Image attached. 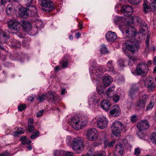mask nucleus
Wrapping results in <instances>:
<instances>
[{"mask_svg":"<svg viewBox=\"0 0 156 156\" xmlns=\"http://www.w3.org/2000/svg\"><path fill=\"white\" fill-rule=\"evenodd\" d=\"M116 25H119V28L122 33H125L126 37L133 38L136 36L137 31L133 27L134 20H115Z\"/></svg>","mask_w":156,"mask_h":156,"instance_id":"obj_1","label":"nucleus"},{"mask_svg":"<svg viewBox=\"0 0 156 156\" xmlns=\"http://www.w3.org/2000/svg\"><path fill=\"white\" fill-rule=\"evenodd\" d=\"M19 10V16L25 19L26 18L28 15L31 16H35L37 12V9L33 5H29L26 8H20Z\"/></svg>","mask_w":156,"mask_h":156,"instance_id":"obj_2","label":"nucleus"},{"mask_svg":"<svg viewBox=\"0 0 156 156\" xmlns=\"http://www.w3.org/2000/svg\"><path fill=\"white\" fill-rule=\"evenodd\" d=\"M87 123L86 120L82 119L77 115H75L71 119L70 125L75 129L79 130L85 126Z\"/></svg>","mask_w":156,"mask_h":156,"instance_id":"obj_3","label":"nucleus"},{"mask_svg":"<svg viewBox=\"0 0 156 156\" xmlns=\"http://www.w3.org/2000/svg\"><path fill=\"white\" fill-rule=\"evenodd\" d=\"M104 67L97 66H92L90 67V73L91 77L93 79L98 80V78H101L102 73L105 71V69H103Z\"/></svg>","mask_w":156,"mask_h":156,"instance_id":"obj_4","label":"nucleus"},{"mask_svg":"<svg viewBox=\"0 0 156 156\" xmlns=\"http://www.w3.org/2000/svg\"><path fill=\"white\" fill-rule=\"evenodd\" d=\"M148 69L147 65L144 62H142L137 65L136 70H132L131 72L134 75H141L144 76L147 73Z\"/></svg>","mask_w":156,"mask_h":156,"instance_id":"obj_5","label":"nucleus"},{"mask_svg":"<svg viewBox=\"0 0 156 156\" xmlns=\"http://www.w3.org/2000/svg\"><path fill=\"white\" fill-rule=\"evenodd\" d=\"M124 127V125L122 123L119 121H116L111 127L112 133L116 136H118Z\"/></svg>","mask_w":156,"mask_h":156,"instance_id":"obj_6","label":"nucleus"},{"mask_svg":"<svg viewBox=\"0 0 156 156\" xmlns=\"http://www.w3.org/2000/svg\"><path fill=\"white\" fill-rule=\"evenodd\" d=\"M71 147L73 150L75 151H83L84 148V145L81 138L78 137L74 138Z\"/></svg>","mask_w":156,"mask_h":156,"instance_id":"obj_7","label":"nucleus"},{"mask_svg":"<svg viewBox=\"0 0 156 156\" xmlns=\"http://www.w3.org/2000/svg\"><path fill=\"white\" fill-rule=\"evenodd\" d=\"M98 137V134L97 130L95 128L89 129L87 131L86 137L90 141L96 140Z\"/></svg>","mask_w":156,"mask_h":156,"instance_id":"obj_8","label":"nucleus"},{"mask_svg":"<svg viewBox=\"0 0 156 156\" xmlns=\"http://www.w3.org/2000/svg\"><path fill=\"white\" fill-rule=\"evenodd\" d=\"M108 122V119L105 117L101 116L97 119V126L100 129H104L107 127Z\"/></svg>","mask_w":156,"mask_h":156,"instance_id":"obj_9","label":"nucleus"},{"mask_svg":"<svg viewBox=\"0 0 156 156\" xmlns=\"http://www.w3.org/2000/svg\"><path fill=\"white\" fill-rule=\"evenodd\" d=\"M41 5L42 10L45 11L49 12L54 9V5L50 2V0H41Z\"/></svg>","mask_w":156,"mask_h":156,"instance_id":"obj_10","label":"nucleus"},{"mask_svg":"<svg viewBox=\"0 0 156 156\" xmlns=\"http://www.w3.org/2000/svg\"><path fill=\"white\" fill-rule=\"evenodd\" d=\"M121 11L124 16L128 17L132 14L133 9L131 6L126 5H123L121 7Z\"/></svg>","mask_w":156,"mask_h":156,"instance_id":"obj_11","label":"nucleus"},{"mask_svg":"<svg viewBox=\"0 0 156 156\" xmlns=\"http://www.w3.org/2000/svg\"><path fill=\"white\" fill-rule=\"evenodd\" d=\"M19 23L17 20H10L8 23V25L10 30H15L18 32L20 29Z\"/></svg>","mask_w":156,"mask_h":156,"instance_id":"obj_12","label":"nucleus"},{"mask_svg":"<svg viewBox=\"0 0 156 156\" xmlns=\"http://www.w3.org/2000/svg\"><path fill=\"white\" fill-rule=\"evenodd\" d=\"M126 45L127 49L133 52L138 50L140 48V44L138 42H126Z\"/></svg>","mask_w":156,"mask_h":156,"instance_id":"obj_13","label":"nucleus"},{"mask_svg":"<svg viewBox=\"0 0 156 156\" xmlns=\"http://www.w3.org/2000/svg\"><path fill=\"white\" fill-rule=\"evenodd\" d=\"M150 125L147 120H145L138 122L137 123V127L140 131H143L148 129Z\"/></svg>","mask_w":156,"mask_h":156,"instance_id":"obj_14","label":"nucleus"},{"mask_svg":"<svg viewBox=\"0 0 156 156\" xmlns=\"http://www.w3.org/2000/svg\"><path fill=\"white\" fill-rule=\"evenodd\" d=\"M20 25L22 27L24 31L28 32L31 30L32 26L31 24L26 20H20Z\"/></svg>","mask_w":156,"mask_h":156,"instance_id":"obj_15","label":"nucleus"},{"mask_svg":"<svg viewBox=\"0 0 156 156\" xmlns=\"http://www.w3.org/2000/svg\"><path fill=\"white\" fill-rule=\"evenodd\" d=\"M153 82V78L150 77L147 78L145 80V85L150 91H152L154 89L155 84Z\"/></svg>","mask_w":156,"mask_h":156,"instance_id":"obj_16","label":"nucleus"},{"mask_svg":"<svg viewBox=\"0 0 156 156\" xmlns=\"http://www.w3.org/2000/svg\"><path fill=\"white\" fill-rule=\"evenodd\" d=\"M124 154V148L122 144L119 143L115 147V156H123Z\"/></svg>","mask_w":156,"mask_h":156,"instance_id":"obj_17","label":"nucleus"},{"mask_svg":"<svg viewBox=\"0 0 156 156\" xmlns=\"http://www.w3.org/2000/svg\"><path fill=\"white\" fill-rule=\"evenodd\" d=\"M148 96L144 95L140 98L138 101L136 102V106L140 108H144L145 106Z\"/></svg>","mask_w":156,"mask_h":156,"instance_id":"obj_18","label":"nucleus"},{"mask_svg":"<svg viewBox=\"0 0 156 156\" xmlns=\"http://www.w3.org/2000/svg\"><path fill=\"white\" fill-rule=\"evenodd\" d=\"M98 95L97 94L93 95L89 98L88 103L90 108L93 109H95V103L96 102V100L98 99Z\"/></svg>","mask_w":156,"mask_h":156,"instance_id":"obj_19","label":"nucleus"},{"mask_svg":"<svg viewBox=\"0 0 156 156\" xmlns=\"http://www.w3.org/2000/svg\"><path fill=\"white\" fill-rule=\"evenodd\" d=\"M120 112L119 107L118 105H114L110 111V114L113 117H117L120 115Z\"/></svg>","mask_w":156,"mask_h":156,"instance_id":"obj_20","label":"nucleus"},{"mask_svg":"<svg viewBox=\"0 0 156 156\" xmlns=\"http://www.w3.org/2000/svg\"><path fill=\"white\" fill-rule=\"evenodd\" d=\"M105 37L107 40L110 42L114 41L117 38L116 34L111 31H109L107 33Z\"/></svg>","mask_w":156,"mask_h":156,"instance_id":"obj_21","label":"nucleus"},{"mask_svg":"<svg viewBox=\"0 0 156 156\" xmlns=\"http://www.w3.org/2000/svg\"><path fill=\"white\" fill-rule=\"evenodd\" d=\"M138 90V88L137 87H133L131 88L130 90L129 91L128 95L132 99L135 98L138 95V93L137 92Z\"/></svg>","mask_w":156,"mask_h":156,"instance_id":"obj_22","label":"nucleus"},{"mask_svg":"<svg viewBox=\"0 0 156 156\" xmlns=\"http://www.w3.org/2000/svg\"><path fill=\"white\" fill-rule=\"evenodd\" d=\"M112 81V77L109 76H105L103 77V85L105 87L109 86Z\"/></svg>","mask_w":156,"mask_h":156,"instance_id":"obj_23","label":"nucleus"},{"mask_svg":"<svg viewBox=\"0 0 156 156\" xmlns=\"http://www.w3.org/2000/svg\"><path fill=\"white\" fill-rule=\"evenodd\" d=\"M101 106L105 111H108L111 107V104L108 101L104 100L101 102Z\"/></svg>","mask_w":156,"mask_h":156,"instance_id":"obj_24","label":"nucleus"},{"mask_svg":"<svg viewBox=\"0 0 156 156\" xmlns=\"http://www.w3.org/2000/svg\"><path fill=\"white\" fill-rule=\"evenodd\" d=\"M107 66L108 71L114 74H116V72L114 69L113 62L112 61H109L107 63Z\"/></svg>","mask_w":156,"mask_h":156,"instance_id":"obj_25","label":"nucleus"},{"mask_svg":"<svg viewBox=\"0 0 156 156\" xmlns=\"http://www.w3.org/2000/svg\"><path fill=\"white\" fill-rule=\"evenodd\" d=\"M28 130L29 132H31L34 130V126L33 125L34 120L32 119H29L28 120Z\"/></svg>","mask_w":156,"mask_h":156,"instance_id":"obj_26","label":"nucleus"},{"mask_svg":"<svg viewBox=\"0 0 156 156\" xmlns=\"http://www.w3.org/2000/svg\"><path fill=\"white\" fill-rule=\"evenodd\" d=\"M0 38L2 41L5 42L9 38V37L7 33L2 31L0 33Z\"/></svg>","mask_w":156,"mask_h":156,"instance_id":"obj_27","label":"nucleus"},{"mask_svg":"<svg viewBox=\"0 0 156 156\" xmlns=\"http://www.w3.org/2000/svg\"><path fill=\"white\" fill-rule=\"evenodd\" d=\"M115 140H113L110 142L107 140H105L104 141L105 147H107L108 146L109 148H112L113 147L114 144L115 143Z\"/></svg>","mask_w":156,"mask_h":156,"instance_id":"obj_28","label":"nucleus"},{"mask_svg":"<svg viewBox=\"0 0 156 156\" xmlns=\"http://www.w3.org/2000/svg\"><path fill=\"white\" fill-rule=\"evenodd\" d=\"M13 9V6L12 4H8L6 7V15L8 16L11 15Z\"/></svg>","mask_w":156,"mask_h":156,"instance_id":"obj_29","label":"nucleus"},{"mask_svg":"<svg viewBox=\"0 0 156 156\" xmlns=\"http://www.w3.org/2000/svg\"><path fill=\"white\" fill-rule=\"evenodd\" d=\"M150 7L153 11L156 10V0H150Z\"/></svg>","mask_w":156,"mask_h":156,"instance_id":"obj_30","label":"nucleus"},{"mask_svg":"<svg viewBox=\"0 0 156 156\" xmlns=\"http://www.w3.org/2000/svg\"><path fill=\"white\" fill-rule=\"evenodd\" d=\"M136 21L137 23V25L139 26L140 28H146V27H147L146 23L143 21L142 20H136Z\"/></svg>","mask_w":156,"mask_h":156,"instance_id":"obj_31","label":"nucleus"},{"mask_svg":"<svg viewBox=\"0 0 156 156\" xmlns=\"http://www.w3.org/2000/svg\"><path fill=\"white\" fill-rule=\"evenodd\" d=\"M73 139L70 136H67L66 139V144L69 146L71 147L73 144Z\"/></svg>","mask_w":156,"mask_h":156,"instance_id":"obj_32","label":"nucleus"},{"mask_svg":"<svg viewBox=\"0 0 156 156\" xmlns=\"http://www.w3.org/2000/svg\"><path fill=\"white\" fill-rule=\"evenodd\" d=\"M25 130L21 128H19L17 131L14 133V136H17L19 135L23 134L24 133Z\"/></svg>","mask_w":156,"mask_h":156,"instance_id":"obj_33","label":"nucleus"},{"mask_svg":"<svg viewBox=\"0 0 156 156\" xmlns=\"http://www.w3.org/2000/svg\"><path fill=\"white\" fill-rule=\"evenodd\" d=\"M47 95V98L48 97L49 99L52 101H54L55 100V95L54 93L50 92L46 94Z\"/></svg>","mask_w":156,"mask_h":156,"instance_id":"obj_34","label":"nucleus"},{"mask_svg":"<svg viewBox=\"0 0 156 156\" xmlns=\"http://www.w3.org/2000/svg\"><path fill=\"white\" fill-rule=\"evenodd\" d=\"M106 87L101 85L100 86L98 85L97 86V88L98 89V92L100 95H102L104 94V89Z\"/></svg>","mask_w":156,"mask_h":156,"instance_id":"obj_35","label":"nucleus"},{"mask_svg":"<svg viewBox=\"0 0 156 156\" xmlns=\"http://www.w3.org/2000/svg\"><path fill=\"white\" fill-rule=\"evenodd\" d=\"M116 81L118 83L121 84L124 82V79L122 76H119L117 77Z\"/></svg>","mask_w":156,"mask_h":156,"instance_id":"obj_36","label":"nucleus"},{"mask_svg":"<svg viewBox=\"0 0 156 156\" xmlns=\"http://www.w3.org/2000/svg\"><path fill=\"white\" fill-rule=\"evenodd\" d=\"M150 138L153 143L156 144V132H154L151 134Z\"/></svg>","mask_w":156,"mask_h":156,"instance_id":"obj_37","label":"nucleus"},{"mask_svg":"<svg viewBox=\"0 0 156 156\" xmlns=\"http://www.w3.org/2000/svg\"><path fill=\"white\" fill-rule=\"evenodd\" d=\"M63 154V151L62 150H55L53 152L54 156H61Z\"/></svg>","mask_w":156,"mask_h":156,"instance_id":"obj_38","label":"nucleus"},{"mask_svg":"<svg viewBox=\"0 0 156 156\" xmlns=\"http://www.w3.org/2000/svg\"><path fill=\"white\" fill-rule=\"evenodd\" d=\"M115 86L114 85L110 87L108 89L107 91V95L109 97H110V94L114 90Z\"/></svg>","mask_w":156,"mask_h":156,"instance_id":"obj_39","label":"nucleus"},{"mask_svg":"<svg viewBox=\"0 0 156 156\" xmlns=\"http://www.w3.org/2000/svg\"><path fill=\"white\" fill-rule=\"evenodd\" d=\"M12 45L13 47L16 48H20L21 46L20 42L18 41H15L12 43Z\"/></svg>","mask_w":156,"mask_h":156,"instance_id":"obj_40","label":"nucleus"},{"mask_svg":"<svg viewBox=\"0 0 156 156\" xmlns=\"http://www.w3.org/2000/svg\"><path fill=\"white\" fill-rule=\"evenodd\" d=\"M100 51L102 54H105L108 52L106 47L104 44L101 45Z\"/></svg>","mask_w":156,"mask_h":156,"instance_id":"obj_41","label":"nucleus"},{"mask_svg":"<svg viewBox=\"0 0 156 156\" xmlns=\"http://www.w3.org/2000/svg\"><path fill=\"white\" fill-rule=\"evenodd\" d=\"M113 101L117 103L119 101V100L120 96L118 94H114L112 97Z\"/></svg>","mask_w":156,"mask_h":156,"instance_id":"obj_42","label":"nucleus"},{"mask_svg":"<svg viewBox=\"0 0 156 156\" xmlns=\"http://www.w3.org/2000/svg\"><path fill=\"white\" fill-rule=\"evenodd\" d=\"M129 2L132 5H136L139 4L141 0H128Z\"/></svg>","mask_w":156,"mask_h":156,"instance_id":"obj_43","label":"nucleus"},{"mask_svg":"<svg viewBox=\"0 0 156 156\" xmlns=\"http://www.w3.org/2000/svg\"><path fill=\"white\" fill-rule=\"evenodd\" d=\"M4 48H3V49ZM3 50L0 49V58L2 60L4 61L5 60L6 58V56L5 55H3L2 54V51H3Z\"/></svg>","mask_w":156,"mask_h":156,"instance_id":"obj_44","label":"nucleus"},{"mask_svg":"<svg viewBox=\"0 0 156 156\" xmlns=\"http://www.w3.org/2000/svg\"><path fill=\"white\" fill-rule=\"evenodd\" d=\"M68 61L67 60H63L62 63L61 64L62 67L65 68L67 67L68 66Z\"/></svg>","mask_w":156,"mask_h":156,"instance_id":"obj_45","label":"nucleus"},{"mask_svg":"<svg viewBox=\"0 0 156 156\" xmlns=\"http://www.w3.org/2000/svg\"><path fill=\"white\" fill-rule=\"evenodd\" d=\"M47 98V95L46 94H43L40 96V102L43 101Z\"/></svg>","mask_w":156,"mask_h":156,"instance_id":"obj_46","label":"nucleus"},{"mask_svg":"<svg viewBox=\"0 0 156 156\" xmlns=\"http://www.w3.org/2000/svg\"><path fill=\"white\" fill-rule=\"evenodd\" d=\"M39 132L38 131L36 132H34L33 133L32 135L30 136V138L31 139H34L36 137H38Z\"/></svg>","mask_w":156,"mask_h":156,"instance_id":"obj_47","label":"nucleus"},{"mask_svg":"<svg viewBox=\"0 0 156 156\" xmlns=\"http://www.w3.org/2000/svg\"><path fill=\"white\" fill-rule=\"evenodd\" d=\"M26 107V106L25 104L20 105L18 106V110L20 112H22L24 110Z\"/></svg>","mask_w":156,"mask_h":156,"instance_id":"obj_48","label":"nucleus"},{"mask_svg":"<svg viewBox=\"0 0 156 156\" xmlns=\"http://www.w3.org/2000/svg\"><path fill=\"white\" fill-rule=\"evenodd\" d=\"M137 120V116L135 115H133L131 116V121L133 122H135Z\"/></svg>","mask_w":156,"mask_h":156,"instance_id":"obj_49","label":"nucleus"},{"mask_svg":"<svg viewBox=\"0 0 156 156\" xmlns=\"http://www.w3.org/2000/svg\"><path fill=\"white\" fill-rule=\"evenodd\" d=\"M154 103L151 102L148 104V106L147 107L146 110H150L154 106Z\"/></svg>","mask_w":156,"mask_h":156,"instance_id":"obj_50","label":"nucleus"},{"mask_svg":"<svg viewBox=\"0 0 156 156\" xmlns=\"http://www.w3.org/2000/svg\"><path fill=\"white\" fill-rule=\"evenodd\" d=\"M31 141L29 139H27L25 141L21 142V144L23 145H30Z\"/></svg>","mask_w":156,"mask_h":156,"instance_id":"obj_51","label":"nucleus"},{"mask_svg":"<svg viewBox=\"0 0 156 156\" xmlns=\"http://www.w3.org/2000/svg\"><path fill=\"white\" fill-rule=\"evenodd\" d=\"M124 61L121 59L119 60L117 62L118 64L120 67H124Z\"/></svg>","mask_w":156,"mask_h":156,"instance_id":"obj_52","label":"nucleus"},{"mask_svg":"<svg viewBox=\"0 0 156 156\" xmlns=\"http://www.w3.org/2000/svg\"><path fill=\"white\" fill-rule=\"evenodd\" d=\"M136 60V59L133 58H129V65L132 66L133 64L135 61Z\"/></svg>","mask_w":156,"mask_h":156,"instance_id":"obj_53","label":"nucleus"},{"mask_svg":"<svg viewBox=\"0 0 156 156\" xmlns=\"http://www.w3.org/2000/svg\"><path fill=\"white\" fill-rule=\"evenodd\" d=\"M144 11L146 13H147V10L149 9V6L147 4L145 3H145L144 4Z\"/></svg>","mask_w":156,"mask_h":156,"instance_id":"obj_54","label":"nucleus"},{"mask_svg":"<svg viewBox=\"0 0 156 156\" xmlns=\"http://www.w3.org/2000/svg\"><path fill=\"white\" fill-rule=\"evenodd\" d=\"M140 153V149L139 148H136L134 150V154L136 155H138Z\"/></svg>","mask_w":156,"mask_h":156,"instance_id":"obj_55","label":"nucleus"},{"mask_svg":"<svg viewBox=\"0 0 156 156\" xmlns=\"http://www.w3.org/2000/svg\"><path fill=\"white\" fill-rule=\"evenodd\" d=\"M147 28L140 27L139 28V33L140 34H143L145 31V30H147Z\"/></svg>","mask_w":156,"mask_h":156,"instance_id":"obj_56","label":"nucleus"},{"mask_svg":"<svg viewBox=\"0 0 156 156\" xmlns=\"http://www.w3.org/2000/svg\"><path fill=\"white\" fill-rule=\"evenodd\" d=\"M73 153L71 152H66L63 156H73Z\"/></svg>","mask_w":156,"mask_h":156,"instance_id":"obj_57","label":"nucleus"},{"mask_svg":"<svg viewBox=\"0 0 156 156\" xmlns=\"http://www.w3.org/2000/svg\"><path fill=\"white\" fill-rule=\"evenodd\" d=\"M106 153L104 151H102L99 153L95 156H105Z\"/></svg>","mask_w":156,"mask_h":156,"instance_id":"obj_58","label":"nucleus"},{"mask_svg":"<svg viewBox=\"0 0 156 156\" xmlns=\"http://www.w3.org/2000/svg\"><path fill=\"white\" fill-rule=\"evenodd\" d=\"M36 96H29L28 99V100L30 101H33L34 98H35Z\"/></svg>","mask_w":156,"mask_h":156,"instance_id":"obj_59","label":"nucleus"},{"mask_svg":"<svg viewBox=\"0 0 156 156\" xmlns=\"http://www.w3.org/2000/svg\"><path fill=\"white\" fill-rule=\"evenodd\" d=\"M25 1L26 3V5L28 6L32 2L33 0H25Z\"/></svg>","mask_w":156,"mask_h":156,"instance_id":"obj_60","label":"nucleus"},{"mask_svg":"<svg viewBox=\"0 0 156 156\" xmlns=\"http://www.w3.org/2000/svg\"><path fill=\"white\" fill-rule=\"evenodd\" d=\"M132 105V102H129L127 104V108L128 109H129L131 108Z\"/></svg>","mask_w":156,"mask_h":156,"instance_id":"obj_61","label":"nucleus"},{"mask_svg":"<svg viewBox=\"0 0 156 156\" xmlns=\"http://www.w3.org/2000/svg\"><path fill=\"white\" fill-rule=\"evenodd\" d=\"M17 35L18 37L21 38H22L25 36V34L22 33H19Z\"/></svg>","mask_w":156,"mask_h":156,"instance_id":"obj_62","label":"nucleus"},{"mask_svg":"<svg viewBox=\"0 0 156 156\" xmlns=\"http://www.w3.org/2000/svg\"><path fill=\"white\" fill-rule=\"evenodd\" d=\"M8 153L6 152H5L3 153H2L0 154V156H8Z\"/></svg>","mask_w":156,"mask_h":156,"instance_id":"obj_63","label":"nucleus"},{"mask_svg":"<svg viewBox=\"0 0 156 156\" xmlns=\"http://www.w3.org/2000/svg\"><path fill=\"white\" fill-rule=\"evenodd\" d=\"M83 23L82 22H80L79 23V27L81 29H82L83 28Z\"/></svg>","mask_w":156,"mask_h":156,"instance_id":"obj_64","label":"nucleus"}]
</instances>
